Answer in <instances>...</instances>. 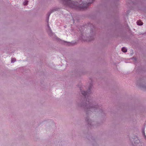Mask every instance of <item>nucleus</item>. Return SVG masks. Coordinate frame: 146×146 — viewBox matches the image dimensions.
I'll list each match as a JSON object with an SVG mask.
<instances>
[{"mask_svg": "<svg viewBox=\"0 0 146 146\" xmlns=\"http://www.w3.org/2000/svg\"><path fill=\"white\" fill-rule=\"evenodd\" d=\"M121 50L123 52H127V49L125 47H123L122 48Z\"/></svg>", "mask_w": 146, "mask_h": 146, "instance_id": "10", "label": "nucleus"}, {"mask_svg": "<svg viewBox=\"0 0 146 146\" xmlns=\"http://www.w3.org/2000/svg\"><path fill=\"white\" fill-rule=\"evenodd\" d=\"M127 29H129V27L128 25H127Z\"/></svg>", "mask_w": 146, "mask_h": 146, "instance_id": "17", "label": "nucleus"}, {"mask_svg": "<svg viewBox=\"0 0 146 146\" xmlns=\"http://www.w3.org/2000/svg\"><path fill=\"white\" fill-rule=\"evenodd\" d=\"M142 133L143 135H145V127H143L142 129Z\"/></svg>", "mask_w": 146, "mask_h": 146, "instance_id": "12", "label": "nucleus"}, {"mask_svg": "<svg viewBox=\"0 0 146 146\" xmlns=\"http://www.w3.org/2000/svg\"><path fill=\"white\" fill-rule=\"evenodd\" d=\"M143 135V136L145 138V139H146V135H145H145Z\"/></svg>", "mask_w": 146, "mask_h": 146, "instance_id": "16", "label": "nucleus"}, {"mask_svg": "<svg viewBox=\"0 0 146 146\" xmlns=\"http://www.w3.org/2000/svg\"><path fill=\"white\" fill-rule=\"evenodd\" d=\"M28 1L27 0H26L24 1L23 4L25 5H27L28 4Z\"/></svg>", "mask_w": 146, "mask_h": 146, "instance_id": "11", "label": "nucleus"}, {"mask_svg": "<svg viewBox=\"0 0 146 146\" xmlns=\"http://www.w3.org/2000/svg\"><path fill=\"white\" fill-rule=\"evenodd\" d=\"M47 32L49 35L51 37H53L54 36V33L52 32L51 29H48Z\"/></svg>", "mask_w": 146, "mask_h": 146, "instance_id": "7", "label": "nucleus"}, {"mask_svg": "<svg viewBox=\"0 0 146 146\" xmlns=\"http://www.w3.org/2000/svg\"><path fill=\"white\" fill-rule=\"evenodd\" d=\"M86 137L88 140H89L93 143H94V145H93L94 146H95L94 144H95L96 145H97L94 138L92 137V135H91V133H87L86 135Z\"/></svg>", "mask_w": 146, "mask_h": 146, "instance_id": "5", "label": "nucleus"}, {"mask_svg": "<svg viewBox=\"0 0 146 146\" xmlns=\"http://www.w3.org/2000/svg\"><path fill=\"white\" fill-rule=\"evenodd\" d=\"M136 84L143 89L146 90V77L141 76L136 79Z\"/></svg>", "mask_w": 146, "mask_h": 146, "instance_id": "3", "label": "nucleus"}, {"mask_svg": "<svg viewBox=\"0 0 146 146\" xmlns=\"http://www.w3.org/2000/svg\"><path fill=\"white\" fill-rule=\"evenodd\" d=\"M60 9L59 8L57 7H55L50 9V11L47 14L46 19V21L48 23L49 16L51 14L55 11H59Z\"/></svg>", "mask_w": 146, "mask_h": 146, "instance_id": "4", "label": "nucleus"}, {"mask_svg": "<svg viewBox=\"0 0 146 146\" xmlns=\"http://www.w3.org/2000/svg\"><path fill=\"white\" fill-rule=\"evenodd\" d=\"M16 59L15 58H13L11 59V62L13 63L16 61Z\"/></svg>", "mask_w": 146, "mask_h": 146, "instance_id": "13", "label": "nucleus"}, {"mask_svg": "<svg viewBox=\"0 0 146 146\" xmlns=\"http://www.w3.org/2000/svg\"><path fill=\"white\" fill-rule=\"evenodd\" d=\"M92 86V84L90 83L88 91L82 90L80 88V92L83 98L79 102L77 103L78 107L84 109L86 111V117L85 120L87 123L88 126L91 128L97 127L101 125V123L92 121L90 119L89 116L91 114V112L98 113L102 115H105V113L104 110L102 109V105L101 104H94L92 100L88 98L91 93V89Z\"/></svg>", "mask_w": 146, "mask_h": 146, "instance_id": "1", "label": "nucleus"}, {"mask_svg": "<svg viewBox=\"0 0 146 146\" xmlns=\"http://www.w3.org/2000/svg\"><path fill=\"white\" fill-rule=\"evenodd\" d=\"M47 26L48 27V29H51L50 28V26H49V24L48 23Z\"/></svg>", "mask_w": 146, "mask_h": 146, "instance_id": "15", "label": "nucleus"}, {"mask_svg": "<svg viewBox=\"0 0 146 146\" xmlns=\"http://www.w3.org/2000/svg\"><path fill=\"white\" fill-rule=\"evenodd\" d=\"M63 42H64V43H66L67 44H66L68 45V46L73 45V44H74V43H70V42H66V41H63Z\"/></svg>", "mask_w": 146, "mask_h": 146, "instance_id": "8", "label": "nucleus"}, {"mask_svg": "<svg viewBox=\"0 0 146 146\" xmlns=\"http://www.w3.org/2000/svg\"><path fill=\"white\" fill-rule=\"evenodd\" d=\"M137 25L140 26L142 25L143 24V22L141 21L140 20L138 21L137 22Z\"/></svg>", "mask_w": 146, "mask_h": 146, "instance_id": "9", "label": "nucleus"}, {"mask_svg": "<svg viewBox=\"0 0 146 146\" xmlns=\"http://www.w3.org/2000/svg\"><path fill=\"white\" fill-rule=\"evenodd\" d=\"M90 33L92 34V35L90 36V38L88 39L89 41H90L94 39V35H95V33L93 29H91L90 30Z\"/></svg>", "mask_w": 146, "mask_h": 146, "instance_id": "6", "label": "nucleus"}, {"mask_svg": "<svg viewBox=\"0 0 146 146\" xmlns=\"http://www.w3.org/2000/svg\"><path fill=\"white\" fill-rule=\"evenodd\" d=\"M131 59H133L135 61H137V59L136 58H134V57H133L131 58Z\"/></svg>", "mask_w": 146, "mask_h": 146, "instance_id": "14", "label": "nucleus"}, {"mask_svg": "<svg viewBox=\"0 0 146 146\" xmlns=\"http://www.w3.org/2000/svg\"><path fill=\"white\" fill-rule=\"evenodd\" d=\"M95 0H84L81 4L78 5V3L76 1H71L70 0H60L62 4L68 6L70 7H77L80 10H83L87 8Z\"/></svg>", "mask_w": 146, "mask_h": 146, "instance_id": "2", "label": "nucleus"}]
</instances>
